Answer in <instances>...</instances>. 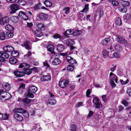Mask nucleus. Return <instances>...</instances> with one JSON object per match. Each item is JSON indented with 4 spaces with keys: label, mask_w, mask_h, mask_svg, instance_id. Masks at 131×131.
I'll list each match as a JSON object with an SVG mask.
<instances>
[{
    "label": "nucleus",
    "mask_w": 131,
    "mask_h": 131,
    "mask_svg": "<svg viewBox=\"0 0 131 131\" xmlns=\"http://www.w3.org/2000/svg\"><path fill=\"white\" fill-rule=\"evenodd\" d=\"M68 53L67 52L64 53H61V55L65 57L67 62L69 63L72 64L73 66H77L78 64L77 61L73 58L69 56Z\"/></svg>",
    "instance_id": "nucleus-1"
},
{
    "label": "nucleus",
    "mask_w": 131,
    "mask_h": 131,
    "mask_svg": "<svg viewBox=\"0 0 131 131\" xmlns=\"http://www.w3.org/2000/svg\"><path fill=\"white\" fill-rule=\"evenodd\" d=\"M115 39L117 41L120 43L124 45L127 44V40L120 36L118 35L116 36Z\"/></svg>",
    "instance_id": "nucleus-2"
},
{
    "label": "nucleus",
    "mask_w": 131,
    "mask_h": 131,
    "mask_svg": "<svg viewBox=\"0 0 131 131\" xmlns=\"http://www.w3.org/2000/svg\"><path fill=\"white\" fill-rule=\"evenodd\" d=\"M9 21V17L7 16H5L4 17L0 18V24L2 25L8 23Z\"/></svg>",
    "instance_id": "nucleus-3"
},
{
    "label": "nucleus",
    "mask_w": 131,
    "mask_h": 131,
    "mask_svg": "<svg viewBox=\"0 0 131 131\" xmlns=\"http://www.w3.org/2000/svg\"><path fill=\"white\" fill-rule=\"evenodd\" d=\"M69 83V81L68 80L64 79L61 81H59V85L61 88H64L66 87Z\"/></svg>",
    "instance_id": "nucleus-4"
},
{
    "label": "nucleus",
    "mask_w": 131,
    "mask_h": 131,
    "mask_svg": "<svg viewBox=\"0 0 131 131\" xmlns=\"http://www.w3.org/2000/svg\"><path fill=\"white\" fill-rule=\"evenodd\" d=\"M3 49L5 51L9 53L10 52L11 53H12V52L13 51L14 49L13 47L9 45H7L4 46L3 47Z\"/></svg>",
    "instance_id": "nucleus-5"
},
{
    "label": "nucleus",
    "mask_w": 131,
    "mask_h": 131,
    "mask_svg": "<svg viewBox=\"0 0 131 131\" xmlns=\"http://www.w3.org/2000/svg\"><path fill=\"white\" fill-rule=\"evenodd\" d=\"M22 46L24 47L28 51H30L31 49V46L29 42L28 41L24 42L21 45Z\"/></svg>",
    "instance_id": "nucleus-6"
},
{
    "label": "nucleus",
    "mask_w": 131,
    "mask_h": 131,
    "mask_svg": "<svg viewBox=\"0 0 131 131\" xmlns=\"http://www.w3.org/2000/svg\"><path fill=\"white\" fill-rule=\"evenodd\" d=\"M10 8L12 10L10 12V14L15 13L16 11L19 9L18 6L17 4H13L12 5L10 6Z\"/></svg>",
    "instance_id": "nucleus-7"
},
{
    "label": "nucleus",
    "mask_w": 131,
    "mask_h": 131,
    "mask_svg": "<svg viewBox=\"0 0 131 131\" xmlns=\"http://www.w3.org/2000/svg\"><path fill=\"white\" fill-rule=\"evenodd\" d=\"M51 76L49 75H42L40 78V80L42 81H47L50 80Z\"/></svg>",
    "instance_id": "nucleus-8"
},
{
    "label": "nucleus",
    "mask_w": 131,
    "mask_h": 131,
    "mask_svg": "<svg viewBox=\"0 0 131 131\" xmlns=\"http://www.w3.org/2000/svg\"><path fill=\"white\" fill-rule=\"evenodd\" d=\"M13 117L16 120L20 122L23 120V117L18 113H15L14 114Z\"/></svg>",
    "instance_id": "nucleus-9"
},
{
    "label": "nucleus",
    "mask_w": 131,
    "mask_h": 131,
    "mask_svg": "<svg viewBox=\"0 0 131 131\" xmlns=\"http://www.w3.org/2000/svg\"><path fill=\"white\" fill-rule=\"evenodd\" d=\"M18 15L19 17L25 20H26L28 19V17L27 16L26 14L23 11H20Z\"/></svg>",
    "instance_id": "nucleus-10"
},
{
    "label": "nucleus",
    "mask_w": 131,
    "mask_h": 131,
    "mask_svg": "<svg viewBox=\"0 0 131 131\" xmlns=\"http://www.w3.org/2000/svg\"><path fill=\"white\" fill-rule=\"evenodd\" d=\"M14 73L15 75L19 77H22L25 75L24 71H15L14 72Z\"/></svg>",
    "instance_id": "nucleus-11"
},
{
    "label": "nucleus",
    "mask_w": 131,
    "mask_h": 131,
    "mask_svg": "<svg viewBox=\"0 0 131 131\" xmlns=\"http://www.w3.org/2000/svg\"><path fill=\"white\" fill-rule=\"evenodd\" d=\"M31 100L29 99L27 97H25L23 99L22 101L24 105L26 106H27L29 105L30 103Z\"/></svg>",
    "instance_id": "nucleus-12"
},
{
    "label": "nucleus",
    "mask_w": 131,
    "mask_h": 131,
    "mask_svg": "<svg viewBox=\"0 0 131 131\" xmlns=\"http://www.w3.org/2000/svg\"><path fill=\"white\" fill-rule=\"evenodd\" d=\"M37 16L40 19L42 20L46 19L48 17V16L46 14L42 13L38 14Z\"/></svg>",
    "instance_id": "nucleus-13"
},
{
    "label": "nucleus",
    "mask_w": 131,
    "mask_h": 131,
    "mask_svg": "<svg viewBox=\"0 0 131 131\" xmlns=\"http://www.w3.org/2000/svg\"><path fill=\"white\" fill-rule=\"evenodd\" d=\"M113 47L115 50L117 51L120 52L122 50V48L118 44L114 43L113 44Z\"/></svg>",
    "instance_id": "nucleus-14"
},
{
    "label": "nucleus",
    "mask_w": 131,
    "mask_h": 131,
    "mask_svg": "<svg viewBox=\"0 0 131 131\" xmlns=\"http://www.w3.org/2000/svg\"><path fill=\"white\" fill-rule=\"evenodd\" d=\"M61 62V61L58 58H55L52 62V64L54 65H57L59 64Z\"/></svg>",
    "instance_id": "nucleus-15"
},
{
    "label": "nucleus",
    "mask_w": 131,
    "mask_h": 131,
    "mask_svg": "<svg viewBox=\"0 0 131 131\" xmlns=\"http://www.w3.org/2000/svg\"><path fill=\"white\" fill-rule=\"evenodd\" d=\"M57 51L59 52H61L64 50V47L63 45L58 44L57 47Z\"/></svg>",
    "instance_id": "nucleus-16"
},
{
    "label": "nucleus",
    "mask_w": 131,
    "mask_h": 131,
    "mask_svg": "<svg viewBox=\"0 0 131 131\" xmlns=\"http://www.w3.org/2000/svg\"><path fill=\"white\" fill-rule=\"evenodd\" d=\"M110 41V38L107 37L102 40L101 41V43L103 46H106Z\"/></svg>",
    "instance_id": "nucleus-17"
},
{
    "label": "nucleus",
    "mask_w": 131,
    "mask_h": 131,
    "mask_svg": "<svg viewBox=\"0 0 131 131\" xmlns=\"http://www.w3.org/2000/svg\"><path fill=\"white\" fill-rule=\"evenodd\" d=\"M37 88L35 86H32L29 87V91L32 93H35L37 91Z\"/></svg>",
    "instance_id": "nucleus-18"
},
{
    "label": "nucleus",
    "mask_w": 131,
    "mask_h": 131,
    "mask_svg": "<svg viewBox=\"0 0 131 131\" xmlns=\"http://www.w3.org/2000/svg\"><path fill=\"white\" fill-rule=\"evenodd\" d=\"M7 52L5 51H3L0 52V54H1V55L5 59H6L8 58L9 56V54Z\"/></svg>",
    "instance_id": "nucleus-19"
},
{
    "label": "nucleus",
    "mask_w": 131,
    "mask_h": 131,
    "mask_svg": "<svg viewBox=\"0 0 131 131\" xmlns=\"http://www.w3.org/2000/svg\"><path fill=\"white\" fill-rule=\"evenodd\" d=\"M66 43L67 45L70 46L74 45L75 42L73 39H69L66 41Z\"/></svg>",
    "instance_id": "nucleus-20"
},
{
    "label": "nucleus",
    "mask_w": 131,
    "mask_h": 131,
    "mask_svg": "<svg viewBox=\"0 0 131 131\" xmlns=\"http://www.w3.org/2000/svg\"><path fill=\"white\" fill-rule=\"evenodd\" d=\"M25 69H24V73L25 74H26L27 75H29L32 72V69H28V67L26 68L25 67Z\"/></svg>",
    "instance_id": "nucleus-21"
},
{
    "label": "nucleus",
    "mask_w": 131,
    "mask_h": 131,
    "mask_svg": "<svg viewBox=\"0 0 131 131\" xmlns=\"http://www.w3.org/2000/svg\"><path fill=\"white\" fill-rule=\"evenodd\" d=\"M53 99H51V98H50L48 101V103L51 105H53L55 104L56 103V101Z\"/></svg>",
    "instance_id": "nucleus-22"
},
{
    "label": "nucleus",
    "mask_w": 131,
    "mask_h": 131,
    "mask_svg": "<svg viewBox=\"0 0 131 131\" xmlns=\"http://www.w3.org/2000/svg\"><path fill=\"white\" fill-rule=\"evenodd\" d=\"M5 28L6 30L9 31H13L14 28L12 25L7 24Z\"/></svg>",
    "instance_id": "nucleus-23"
},
{
    "label": "nucleus",
    "mask_w": 131,
    "mask_h": 131,
    "mask_svg": "<svg viewBox=\"0 0 131 131\" xmlns=\"http://www.w3.org/2000/svg\"><path fill=\"white\" fill-rule=\"evenodd\" d=\"M110 76L111 77L110 78V81H113L116 78H117V76L112 72H111L110 74Z\"/></svg>",
    "instance_id": "nucleus-24"
},
{
    "label": "nucleus",
    "mask_w": 131,
    "mask_h": 131,
    "mask_svg": "<svg viewBox=\"0 0 131 131\" xmlns=\"http://www.w3.org/2000/svg\"><path fill=\"white\" fill-rule=\"evenodd\" d=\"M3 86L5 89L7 91H9L10 89V87L9 84L5 83L3 84Z\"/></svg>",
    "instance_id": "nucleus-25"
},
{
    "label": "nucleus",
    "mask_w": 131,
    "mask_h": 131,
    "mask_svg": "<svg viewBox=\"0 0 131 131\" xmlns=\"http://www.w3.org/2000/svg\"><path fill=\"white\" fill-rule=\"evenodd\" d=\"M44 3L47 7H50L52 6V4L51 2L48 0L44 1Z\"/></svg>",
    "instance_id": "nucleus-26"
},
{
    "label": "nucleus",
    "mask_w": 131,
    "mask_h": 131,
    "mask_svg": "<svg viewBox=\"0 0 131 131\" xmlns=\"http://www.w3.org/2000/svg\"><path fill=\"white\" fill-rule=\"evenodd\" d=\"M9 62L11 64H15L16 63L17 60L15 58L13 57H11L9 59Z\"/></svg>",
    "instance_id": "nucleus-27"
},
{
    "label": "nucleus",
    "mask_w": 131,
    "mask_h": 131,
    "mask_svg": "<svg viewBox=\"0 0 131 131\" xmlns=\"http://www.w3.org/2000/svg\"><path fill=\"white\" fill-rule=\"evenodd\" d=\"M116 24L118 26H120L122 24L121 18L120 17H117L116 19Z\"/></svg>",
    "instance_id": "nucleus-28"
},
{
    "label": "nucleus",
    "mask_w": 131,
    "mask_h": 131,
    "mask_svg": "<svg viewBox=\"0 0 131 131\" xmlns=\"http://www.w3.org/2000/svg\"><path fill=\"white\" fill-rule=\"evenodd\" d=\"M35 33L36 36L38 37H40L42 35V32L38 29L36 30Z\"/></svg>",
    "instance_id": "nucleus-29"
},
{
    "label": "nucleus",
    "mask_w": 131,
    "mask_h": 131,
    "mask_svg": "<svg viewBox=\"0 0 131 131\" xmlns=\"http://www.w3.org/2000/svg\"><path fill=\"white\" fill-rule=\"evenodd\" d=\"M119 9L121 12L124 13H126L127 11V9L126 7L124 6L119 7Z\"/></svg>",
    "instance_id": "nucleus-30"
},
{
    "label": "nucleus",
    "mask_w": 131,
    "mask_h": 131,
    "mask_svg": "<svg viewBox=\"0 0 131 131\" xmlns=\"http://www.w3.org/2000/svg\"><path fill=\"white\" fill-rule=\"evenodd\" d=\"M17 3L19 5L22 6L25 5L27 3L26 1L24 0H19L18 1Z\"/></svg>",
    "instance_id": "nucleus-31"
},
{
    "label": "nucleus",
    "mask_w": 131,
    "mask_h": 131,
    "mask_svg": "<svg viewBox=\"0 0 131 131\" xmlns=\"http://www.w3.org/2000/svg\"><path fill=\"white\" fill-rule=\"evenodd\" d=\"M19 54V52L17 51H13L11 53V56L13 57H17Z\"/></svg>",
    "instance_id": "nucleus-32"
},
{
    "label": "nucleus",
    "mask_w": 131,
    "mask_h": 131,
    "mask_svg": "<svg viewBox=\"0 0 131 131\" xmlns=\"http://www.w3.org/2000/svg\"><path fill=\"white\" fill-rule=\"evenodd\" d=\"M37 26L39 29L40 30H43L45 28V26L42 24H38Z\"/></svg>",
    "instance_id": "nucleus-33"
},
{
    "label": "nucleus",
    "mask_w": 131,
    "mask_h": 131,
    "mask_svg": "<svg viewBox=\"0 0 131 131\" xmlns=\"http://www.w3.org/2000/svg\"><path fill=\"white\" fill-rule=\"evenodd\" d=\"M121 3L123 6L126 7L129 5L130 3L128 1H123L121 2Z\"/></svg>",
    "instance_id": "nucleus-34"
},
{
    "label": "nucleus",
    "mask_w": 131,
    "mask_h": 131,
    "mask_svg": "<svg viewBox=\"0 0 131 131\" xmlns=\"http://www.w3.org/2000/svg\"><path fill=\"white\" fill-rule=\"evenodd\" d=\"M120 57V55L119 53L117 52H115L113 54V55L112 57L110 56V58H118Z\"/></svg>",
    "instance_id": "nucleus-35"
},
{
    "label": "nucleus",
    "mask_w": 131,
    "mask_h": 131,
    "mask_svg": "<svg viewBox=\"0 0 131 131\" xmlns=\"http://www.w3.org/2000/svg\"><path fill=\"white\" fill-rule=\"evenodd\" d=\"M11 20L14 22H17L18 20V16H13L11 18Z\"/></svg>",
    "instance_id": "nucleus-36"
},
{
    "label": "nucleus",
    "mask_w": 131,
    "mask_h": 131,
    "mask_svg": "<svg viewBox=\"0 0 131 131\" xmlns=\"http://www.w3.org/2000/svg\"><path fill=\"white\" fill-rule=\"evenodd\" d=\"M131 17L130 15L129 14H126L124 15L123 18L124 20H128Z\"/></svg>",
    "instance_id": "nucleus-37"
},
{
    "label": "nucleus",
    "mask_w": 131,
    "mask_h": 131,
    "mask_svg": "<svg viewBox=\"0 0 131 131\" xmlns=\"http://www.w3.org/2000/svg\"><path fill=\"white\" fill-rule=\"evenodd\" d=\"M47 48L48 51L51 52L53 50L54 47L53 45H49L47 46Z\"/></svg>",
    "instance_id": "nucleus-38"
},
{
    "label": "nucleus",
    "mask_w": 131,
    "mask_h": 131,
    "mask_svg": "<svg viewBox=\"0 0 131 131\" xmlns=\"http://www.w3.org/2000/svg\"><path fill=\"white\" fill-rule=\"evenodd\" d=\"M109 52L106 50H104L103 51V55L104 58H106L108 56Z\"/></svg>",
    "instance_id": "nucleus-39"
},
{
    "label": "nucleus",
    "mask_w": 131,
    "mask_h": 131,
    "mask_svg": "<svg viewBox=\"0 0 131 131\" xmlns=\"http://www.w3.org/2000/svg\"><path fill=\"white\" fill-rule=\"evenodd\" d=\"M25 66L28 67V68H29L30 67V65L29 64L26 63H23L20 64L18 68H24Z\"/></svg>",
    "instance_id": "nucleus-40"
},
{
    "label": "nucleus",
    "mask_w": 131,
    "mask_h": 131,
    "mask_svg": "<svg viewBox=\"0 0 131 131\" xmlns=\"http://www.w3.org/2000/svg\"><path fill=\"white\" fill-rule=\"evenodd\" d=\"M13 32V31L11 32L10 31L7 32L6 33V36L10 38H12L14 36Z\"/></svg>",
    "instance_id": "nucleus-41"
},
{
    "label": "nucleus",
    "mask_w": 131,
    "mask_h": 131,
    "mask_svg": "<svg viewBox=\"0 0 131 131\" xmlns=\"http://www.w3.org/2000/svg\"><path fill=\"white\" fill-rule=\"evenodd\" d=\"M81 33V31L80 30H76L73 31V34L75 36H78L80 35Z\"/></svg>",
    "instance_id": "nucleus-42"
},
{
    "label": "nucleus",
    "mask_w": 131,
    "mask_h": 131,
    "mask_svg": "<svg viewBox=\"0 0 131 131\" xmlns=\"http://www.w3.org/2000/svg\"><path fill=\"white\" fill-rule=\"evenodd\" d=\"M5 38V35L4 32H2L0 34V40H4Z\"/></svg>",
    "instance_id": "nucleus-43"
},
{
    "label": "nucleus",
    "mask_w": 131,
    "mask_h": 131,
    "mask_svg": "<svg viewBox=\"0 0 131 131\" xmlns=\"http://www.w3.org/2000/svg\"><path fill=\"white\" fill-rule=\"evenodd\" d=\"M74 66H72L71 64L69 65L67 67V69L69 71H72L74 69Z\"/></svg>",
    "instance_id": "nucleus-44"
},
{
    "label": "nucleus",
    "mask_w": 131,
    "mask_h": 131,
    "mask_svg": "<svg viewBox=\"0 0 131 131\" xmlns=\"http://www.w3.org/2000/svg\"><path fill=\"white\" fill-rule=\"evenodd\" d=\"M89 9V5L85 4L84 8L81 11L82 12H86Z\"/></svg>",
    "instance_id": "nucleus-45"
},
{
    "label": "nucleus",
    "mask_w": 131,
    "mask_h": 131,
    "mask_svg": "<svg viewBox=\"0 0 131 131\" xmlns=\"http://www.w3.org/2000/svg\"><path fill=\"white\" fill-rule=\"evenodd\" d=\"M70 8L69 7H66L63 9V11H65L64 13L66 14L69 13L70 12Z\"/></svg>",
    "instance_id": "nucleus-46"
},
{
    "label": "nucleus",
    "mask_w": 131,
    "mask_h": 131,
    "mask_svg": "<svg viewBox=\"0 0 131 131\" xmlns=\"http://www.w3.org/2000/svg\"><path fill=\"white\" fill-rule=\"evenodd\" d=\"M73 31L70 29L67 30L65 32V34L68 35H70L73 34Z\"/></svg>",
    "instance_id": "nucleus-47"
},
{
    "label": "nucleus",
    "mask_w": 131,
    "mask_h": 131,
    "mask_svg": "<svg viewBox=\"0 0 131 131\" xmlns=\"http://www.w3.org/2000/svg\"><path fill=\"white\" fill-rule=\"evenodd\" d=\"M99 100L97 97H95L93 100V103L94 104H95L99 102Z\"/></svg>",
    "instance_id": "nucleus-48"
},
{
    "label": "nucleus",
    "mask_w": 131,
    "mask_h": 131,
    "mask_svg": "<svg viewBox=\"0 0 131 131\" xmlns=\"http://www.w3.org/2000/svg\"><path fill=\"white\" fill-rule=\"evenodd\" d=\"M91 89H88L86 91V96L88 97H90L91 94Z\"/></svg>",
    "instance_id": "nucleus-49"
},
{
    "label": "nucleus",
    "mask_w": 131,
    "mask_h": 131,
    "mask_svg": "<svg viewBox=\"0 0 131 131\" xmlns=\"http://www.w3.org/2000/svg\"><path fill=\"white\" fill-rule=\"evenodd\" d=\"M111 2H112V5L114 6H117L119 4V3L118 2L114 0H112Z\"/></svg>",
    "instance_id": "nucleus-50"
},
{
    "label": "nucleus",
    "mask_w": 131,
    "mask_h": 131,
    "mask_svg": "<svg viewBox=\"0 0 131 131\" xmlns=\"http://www.w3.org/2000/svg\"><path fill=\"white\" fill-rule=\"evenodd\" d=\"M95 105H96L95 108H99L102 107V105L100 102H99Z\"/></svg>",
    "instance_id": "nucleus-51"
},
{
    "label": "nucleus",
    "mask_w": 131,
    "mask_h": 131,
    "mask_svg": "<svg viewBox=\"0 0 131 131\" xmlns=\"http://www.w3.org/2000/svg\"><path fill=\"white\" fill-rule=\"evenodd\" d=\"M18 113H25L26 112V111L25 110H24V109H23L22 108H18Z\"/></svg>",
    "instance_id": "nucleus-52"
},
{
    "label": "nucleus",
    "mask_w": 131,
    "mask_h": 131,
    "mask_svg": "<svg viewBox=\"0 0 131 131\" xmlns=\"http://www.w3.org/2000/svg\"><path fill=\"white\" fill-rule=\"evenodd\" d=\"M102 97L103 101L105 102H106L107 101L106 95H104L102 96Z\"/></svg>",
    "instance_id": "nucleus-53"
},
{
    "label": "nucleus",
    "mask_w": 131,
    "mask_h": 131,
    "mask_svg": "<svg viewBox=\"0 0 131 131\" xmlns=\"http://www.w3.org/2000/svg\"><path fill=\"white\" fill-rule=\"evenodd\" d=\"M110 84L112 88H115L116 85V84L114 83V81H110Z\"/></svg>",
    "instance_id": "nucleus-54"
},
{
    "label": "nucleus",
    "mask_w": 131,
    "mask_h": 131,
    "mask_svg": "<svg viewBox=\"0 0 131 131\" xmlns=\"http://www.w3.org/2000/svg\"><path fill=\"white\" fill-rule=\"evenodd\" d=\"M25 88V85L24 83H22L20 85L19 87V89H21L22 90L23 89H24ZM22 91V90H21Z\"/></svg>",
    "instance_id": "nucleus-55"
},
{
    "label": "nucleus",
    "mask_w": 131,
    "mask_h": 131,
    "mask_svg": "<svg viewBox=\"0 0 131 131\" xmlns=\"http://www.w3.org/2000/svg\"><path fill=\"white\" fill-rule=\"evenodd\" d=\"M26 14L27 15V16L28 17H29L30 18H32L33 17V15L30 12H27L26 13Z\"/></svg>",
    "instance_id": "nucleus-56"
},
{
    "label": "nucleus",
    "mask_w": 131,
    "mask_h": 131,
    "mask_svg": "<svg viewBox=\"0 0 131 131\" xmlns=\"http://www.w3.org/2000/svg\"><path fill=\"white\" fill-rule=\"evenodd\" d=\"M49 98H51V99L54 98V95L52 92H49Z\"/></svg>",
    "instance_id": "nucleus-57"
},
{
    "label": "nucleus",
    "mask_w": 131,
    "mask_h": 131,
    "mask_svg": "<svg viewBox=\"0 0 131 131\" xmlns=\"http://www.w3.org/2000/svg\"><path fill=\"white\" fill-rule=\"evenodd\" d=\"M43 65L45 67H47V68H49L50 67V66L47 61H45L43 62Z\"/></svg>",
    "instance_id": "nucleus-58"
},
{
    "label": "nucleus",
    "mask_w": 131,
    "mask_h": 131,
    "mask_svg": "<svg viewBox=\"0 0 131 131\" xmlns=\"http://www.w3.org/2000/svg\"><path fill=\"white\" fill-rule=\"evenodd\" d=\"M71 129H72V130H76V125L74 124H72L71 125Z\"/></svg>",
    "instance_id": "nucleus-59"
},
{
    "label": "nucleus",
    "mask_w": 131,
    "mask_h": 131,
    "mask_svg": "<svg viewBox=\"0 0 131 131\" xmlns=\"http://www.w3.org/2000/svg\"><path fill=\"white\" fill-rule=\"evenodd\" d=\"M30 51H28L27 53L25 56V57H28L30 56L32 54V53Z\"/></svg>",
    "instance_id": "nucleus-60"
},
{
    "label": "nucleus",
    "mask_w": 131,
    "mask_h": 131,
    "mask_svg": "<svg viewBox=\"0 0 131 131\" xmlns=\"http://www.w3.org/2000/svg\"><path fill=\"white\" fill-rule=\"evenodd\" d=\"M60 36L59 35L56 34L53 36V37L54 39H57V38H60Z\"/></svg>",
    "instance_id": "nucleus-61"
},
{
    "label": "nucleus",
    "mask_w": 131,
    "mask_h": 131,
    "mask_svg": "<svg viewBox=\"0 0 131 131\" xmlns=\"http://www.w3.org/2000/svg\"><path fill=\"white\" fill-rule=\"evenodd\" d=\"M116 65L115 66L113 67L110 68V70L111 71L114 72L116 69Z\"/></svg>",
    "instance_id": "nucleus-62"
},
{
    "label": "nucleus",
    "mask_w": 131,
    "mask_h": 131,
    "mask_svg": "<svg viewBox=\"0 0 131 131\" xmlns=\"http://www.w3.org/2000/svg\"><path fill=\"white\" fill-rule=\"evenodd\" d=\"M93 114V112L91 111H90L89 112V113L88 116V117H90Z\"/></svg>",
    "instance_id": "nucleus-63"
},
{
    "label": "nucleus",
    "mask_w": 131,
    "mask_h": 131,
    "mask_svg": "<svg viewBox=\"0 0 131 131\" xmlns=\"http://www.w3.org/2000/svg\"><path fill=\"white\" fill-rule=\"evenodd\" d=\"M127 93L128 94L129 96H131V89H128L127 91Z\"/></svg>",
    "instance_id": "nucleus-64"
}]
</instances>
